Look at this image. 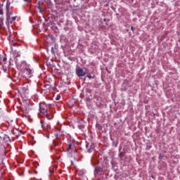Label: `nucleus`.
<instances>
[{
    "instance_id": "f257e3e1",
    "label": "nucleus",
    "mask_w": 180,
    "mask_h": 180,
    "mask_svg": "<svg viewBox=\"0 0 180 180\" xmlns=\"http://www.w3.org/2000/svg\"><path fill=\"white\" fill-rule=\"evenodd\" d=\"M49 108H50V106H49L43 103H39L40 113L44 115V116H46V117L48 119V120H51V119H53L54 115H53V114H51L49 112Z\"/></svg>"
},
{
    "instance_id": "f03ea898",
    "label": "nucleus",
    "mask_w": 180,
    "mask_h": 180,
    "mask_svg": "<svg viewBox=\"0 0 180 180\" xmlns=\"http://www.w3.org/2000/svg\"><path fill=\"white\" fill-rule=\"evenodd\" d=\"M10 8H11V3L7 2L6 5V18H11V15H13V12L9 10Z\"/></svg>"
},
{
    "instance_id": "7ed1b4c3",
    "label": "nucleus",
    "mask_w": 180,
    "mask_h": 180,
    "mask_svg": "<svg viewBox=\"0 0 180 180\" xmlns=\"http://www.w3.org/2000/svg\"><path fill=\"white\" fill-rule=\"evenodd\" d=\"M76 75L77 77H85L86 75V72L82 70V68H77L76 69Z\"/></svg>"
},
{
    "instance_id": "20e7f679",
    "label": "nucleus",
    "mask_w": 180,
    "mask_h": 180,
    "mask_svg": "<svg viewBox=\"0 0 180 180\" xmlns=\"http://www.w3.org/2000/svg\"><path fill=\"white\" fill-rule=\"evenodd\" d=\"M16 20V17H6V25L7 27H9V25L10 23L12 25L13 23V22H15Z\"/></svg>"
},
{
    "instance_id": "39448f33",
    "label": "nucleus",
    "mask_w": 180,
    "mask_h": 180,
    "mask_svg": "<svg viewBox=\"0 0 180 180\" xmlns=\"http://www.w3.org/2000/svg\"><path fill=\"white\" fill-rule=\"evenodd\" d=\"M6 153V148L5 146L2 143H0V155H5Z\"/></svg>"
},
{
    "instance_id": "423d86ee",
    "label": "nucleus",
    "mask_w": 180,
    "mask_h": 180,
    "mask_svg": "<svg viewBox=\"0 0 180 180\" xmlns=\"http://www.w3.org/2000/svg\"><path fill=\"white\" fill-rule=\"evenodd\" d=\"M41 126L43 130H47L49 129V124L46 123V122L41 120Z\"/></svg>"
},
{
    "instance_id": "0eeeda50",
    "label": "nucleus",
    "mask_w": 180,
    "mask_h": 180,
    "mask_svg": "<svg viewBox=\"0 0 180 180\" xmlns=\"http://www.w3.org/2000/svg\"><path fill=\"white\" fill-rule=\"evenodd\" d=\"M57 146H58V141H57V140H53V145L51 146V150H54Z\"/></svg>"
},
{
    "instance_id": "6e6552de",
    "label": "nucleus",
    "mask_w": 180,
    "mask_h": 180,
    "mask_svg": "<svg viewBox=\"0 0 180 180\" xmlns=\"http://www.w3.org/2000/svg\"><path fill=\"white\" fill-rule=\"evenodd\" d=\"M8 32V40L11 41V39L12 38V31H11V26L8 25V27H7Z\"/></svg>"
},
{
    "instance_id": "1a4fd4ad",
    "label": "nucleus",
    "mask_w": 180,
    "mask_h": 180,
    "mask_svg": "<svg viewBox=\"0 0 180 180\" xmlns=\"http://www.w3.org/2000/svg\"><path fill=\"white\" fill-rule=\"evenodd\" d=\"M95 171H96V174H99V172H103V169H102L101 167H96Z\"/></svg>"
},
{
    "instance_id": "9d476101",
    "label": "nucleus",
    "mask_w": 180,
    "mask_h": 180,
    "mask_svg": "<svg viewBox=\"0 0 180 180\" xmlns=\"http://www.w3.org/2000/svg\"><path fill=\"white\" fill-rule=\"evenodd\" d=\"M4 140L6 143H11V139L9 138V136H8L6 135L4 137Z\"/></svg>"
},
{
    "instance_id": "9b49d317",
    "label": "nucleus",
    "mask_w": 180,
    "mask_h": 180,
    "mask_svg": "<svg viewBox=\"0 0 180 180\" xmlns=\"http://www.w3.org/2000/svg\"><path fill=\"white\" fill-rule=\"evenodd\" d=\"M25 72H26L28 75H30V74L32 72V70L31 69H25Z\"/></svg>"
},
{
    "instance_id": "f8f14e48",
    "label": "nucleus",
    "mask_w": 180,
    "mask_h": 180,
    "mask_svg": "<svg viewBox=\"0 0 180 180\" xmlns=\"http://www.w3.org/2000/svg\"><path fill=\"white\" fill-rule=\"evenodd\" d=\"M4 26V18H0V27Z\"/></svg>"
},
{
    "instance_id": "ddd939ff",
    "label": "nucleus",
    "mask_w": 180,
    "mask_h": 180,
    "mask_svg": "<svg viewBox=\"0 0 180 180\" xmlns=\"http://www.w3.org/2000/svg\"><path fill=\"white\" fill-rule=\"evenodd\" d=\"M0 15H4V9H2V6H0Z\"/></svg>"
},
{
    "instance_id": "4468645a",
    "label": "nucleus",
    "mask_w": 180,
    "mask_h": 180,
    "mask_svg": "<svg viewBox=\"0 0 180 180\" xmlns=\"http://www.w3.org/2000/svg\"><path fill=\"white\" fill-rule=\"evenodd\" d=\"M87 77L89 79H92V78H95V77H92V75H87Z\"/></svg>"
},
{
    "instance_id": "2eb2a0df",
    "label": "nucleus",
    "mask_w": 180,
    "mask_h": 180,
    "mask_svg": "<svg viewBox=\"0 0 180 180\" xmlns=\"http://www.w3.org/2000/svg\"><path fill=\"white\" fill-rule=\"evenodd\" d=\"M71 147H72V145L69 144L67 148V151H70V150H71Z\"/></svg>"
},
{
    "instance_id": "dca6fc26",
    "label": "nucleus",
    "mask_w": 180,
    "mask_h": 180,
    "mask_svg": "<svg viewBox=\"0 0 180 180\" xmlns=\"http://www.w3.org/2000/svg\"><path fill=\"white\" fill-rule=\"evenodd\" d=\"M34 165L35 168H37V167H39V162H34Z\"/></svg>"
},
{
    "instance_id": "f3484780",
    "label": "nucleus",
    "mask_w": 180,
    "mask_h": 180,
    "mask_svg": "<svg viewBox=\"0 0 180 180\" xmlns=\"http://www.w3.org/2000/svg\"><path fill=\"white\" fill-rule=\"evenodd\" d=\"M61 98V96H60V95H58L57 96H56V101H60V99Z\"/></svg>"
},
{
    "instance_id": "a211bd4d",
    "label": "nucleus",
    "mask_w": 180,
    "mask_h": 180,
    "mask_svg": "<svg viewBox=\"0 0 180 180\" xmlns=\"http://www.w3.org/2000/svg\"><path fill=\"white\" fill-rule=\"evenodd\" d=\"M6 60H7L6 57H4V58H3V61H4V63H5V61H6Z\"/></svg>"
},
{
    "instance_id": "6ab92c4d",
    "label": "nucleus",
    "mask_w": 180,
    "mask_h": 180,
    "mask_svg": "<svg viewBox=\"0 0 180 180\" xmlns=\"http://www.w3.org/2000/svg\"><path fill=\"white\" fill-rule=\"evenodd\" d=\"M121 91L123 92V91H126L127 89H122Z\"/></svg>"
},
{
    "instance_id": "aec40b11",
    "label": "nucleus",
    "mask_w": 180,
    "mask_h": 180,
    "mask_svg": "<svg viewBox=\"0 0 180 180\" xmlns=\"http://www.w3.org/2000/svg\"><path fill=\"white\" fill-rule=\"evenodd\" d=\"M131 30H132V32H134V30L133 28V26L131 27Z\"/></svg>"
},
{
    "instance_id": "412c9836",
    "label": "nucleus",
    "mask_w": 180,
    "mask_h": 180,
    "mask_svg": "<svg viewBox=\"0 0 180 180\" xmlns=\"http://www.w3.org/2000/svg\"><path fill=\"white\" fill-rule=\"evenodd\" d=\"M152 146H147L148 150H150V148H151Z\"/></svg>"
},
{
    "instance_id": "4be33fe9",
    "label": "nucleus",
    "mask_w": 180,
    "mask_h": 180,
    "mask_svg": "<svg viewBox=\"0 0 180 180\" xmlns=\"http://www.w3.org/2000/svg\"><path fill=\"white\" fill-rule=\"evenodd\" d=\"M122 155H123V153L121 152V153H120V157H122Z\"/></svg>"
},
{
    "instance_id": "5701e85b",
    "label": "nucleus",
    "mask_w": 180,
    "mask_h": 180,
    "mask_svg": "<svg viewBox=\"0 0 180 180\" xmlns=\"http://www.w3.org/2000/svg\"><path fill=\"white\" fill-rule=\"evenodd\" d=\"M0 60H2V55L0 54Z\"/></svg>"
},
{
    "instance_id": "b1692460",
    "label": "nucleus",
    "mask_w": 180,
    "mask_h": 180,
    "mask_svg": "<svg viewBox=\"0 0 180 180\" xmlns=\"http://www.w3.org/2000/svg\"><path fill=\"white\" fill-rule=\"evenodd\" d=\"M151 178H153V179H155L154 175H152Z\"/></svg>"
},
{
    "instance_id": "393cba45",
    "label": "nucleus",
    "mask_w": 180,
    "mask_h": 180,
    "mask_svg": "<svg viewBox=\"0 0 180 180\" xmlns=\"http://www.w3.org/2000/svg\"><path fill=\"white\" fill-rule=\"evenodd\" d=\"M103 21H104V22H106V18H104V19H103Z\"/></svg>"
},
{
    "instance_id": "a878e982",
    "label": "nucleus",
    "mask_w": 180,
    "mask_h": 180,
    "mask_svg": "<svg viewBox=\"0 0 180 180\" xmlns=\"http://www.w3.org/2000/svg\"><path fill=\"white\" fill-rule=\"evenodd\" d=\"M86 148H88V144L86 145Z\"/></svg>"
},
{
    "instance_id": "bb28decb",
    "label": "nucleus",
    "mask_w": 180,
    "mask_h": 180,
    "mask_svg": "<svg viewBox=\"0 0 180 180\" xmlns=\"http://www.w3.org/2000/svg\"><path fill=\"white\" fill-rule=\"evenodd\" d=\"M88 151H89V153H91V149H89Z\"/></svg>"
}]
</instances>
